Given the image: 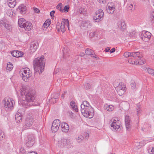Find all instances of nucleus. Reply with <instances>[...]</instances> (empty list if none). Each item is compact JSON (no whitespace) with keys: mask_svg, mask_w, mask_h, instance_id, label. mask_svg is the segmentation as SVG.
I'll list each match as a JSON object with an SVG mask.
<instances>
[{"mask_svg":"<svg viewBox=\"0 0 154 154\" xmlns=\"http://www.w3.org/2000/svg\"><path fill=\"white\" fill-rule=\"evenodd\" d=\"M147 71L149 74L154 75V70L150 68H148Z\"/></svg>","mask_w":154,"mask_h":154,"instance_id":"obj_39","label":"nucleus"},{"mask_svg":"<svg viewBox=\"0 0 154 154\" xmlns=\"http://www.w3.org/2000/svg\"><path fill=\"white\" fill-rule=\"evenodd\" d=\"M62 131L65 132H67L69 129V127L68 124L65 122H63L60 124Z\"/></svg>","mask_w":154,"mask_h":154,"instance_id":"obj_17","label":"nucleus"},{"mask_svg":"<svg viewBox=\"0 0 154 154\" xmlns=\"http://www.w3.org/2000/svg\"><path fill=\"white\" fill-rule=\"evenodd\" d=\"M104 15L103 10H99L95 12L94 16V20L96 22H99L103 20Z\"/></svg>","mask_w":154,"mask_h":154,"instance_id":"obj_4","label":"nucleus"},{"mask_svg":"<svg viewBox=\"0 0 154 154\" xmlns=\"http://www.w3.org/2000/svg\"><path fill=\"white\" fill-rule=\"evenodd\" d=\"M60 29L61 31L63 32H64L65 31V29L64 27V22L61 23V25L60 26Z\"/></svg>","mask_w":154,"mask_h":154,"instance_id":"obj_38","label":"nucleus"},{"mask_svg":"<svg viewBox=\"0 0 154 154\" xmlns=\"http://www.w3.org/2000/svg\"><path fill=\"white\" fill-rule=\"evenodd\" d=\"M84 139V137L82 136L81 135L77 137L76 138V140L79 143H80Z\"/></svg>","mask_w":154,"mask_h":154,"instance_id":"obj_33","label":"nucleus"},{"mask_svg":"<svg viewBox=\"0 0 154 154\" xmlns=\"http://www.w3.org/2000/svg\"><path fill=\"white\" fill-rule=\"evenodd\" d=\"M55 12V11H52L50 12V15H54V14Z\"/></svg>","mask_w":154,"mask_h":154,"instance_id":"obj_61","label":"nucleus"},{"mask_svg":"<svg viewBox=\"0 0 154 154\" xmlns=\"http://www.w3.org/2000/svg\"><path fill=\"white\" fill-rule=\"evenodd\" d=\"M116 51V49L115 48H112L110 51V53H112Z\"/></svg>","mask_w":154,"mask_h":154,"instance_id":"obj_55","label":"nucleus"},{"mask_svg":"<svg viewBox=\"0 0 154 154\" xmlns=\"http://www.w3.org/2000/svg\"><path fill=\"white\" fill-rule=\"evenodd\" d=\"M63 57L64 59H66V55H67V54H65V53L64 51H63Z\"/></svg>","mask_w":154,"mask_h":154,"instance_id":"obj_62","label":"nucleus"},{"mask_svg":"<svg viewBox=\"0 0 154 154\" xmlns=\"http://www.w3.org/2000/svg\"><path fill=\"white\" fill-rule=\"evenodd\" d=\"M17 50H14L11 52V54L14 57H19V55L17 54Z\"/></svg>","mask_w":154,"mask_h":154,"instance_id":"obj_32","label":"nucleus"},{"mask_svg":"<svg viewBox=\"0 0 154 154\" xmlns=\"http://www.w3.org/2000/svg\"><path fill=\"white\" fill-rule=\"evenodd\" d=\"M27 154H38L36 152H33L32 151L29 152H28Z\"/></svg>","mask_w":154,"mask_h":154,"instance_id":"obj_52","label":"nucleus"},{"mask_svg":"<svg viewBox=\"0 0 154 154\" xmlns=\"http://www.w3.org/2000/svg\"><path fill=\"white\" fill-rule=\"evenodd\" d=\"M17 54L18 55H19V57L22 56L23 55V53L21 52L20 51H18Z\"/></svg>","mask_w":154,"mask_h":154,"instance_id":"obj_51","label":"nucleus"},{"mask_svg":"<svg viewBox=\"0 0 154 154\" xmlns=\"http://www.w3.org/2000/svg\"><path fill=\"white\" fill-rule=\"evenodd\" d=\"M68 113L69 114V115L71 117L72 116V114L73 113L71 111H68Z\"/></svg>","mask_w":154,"mask_h":154,"instance_id":"obj_59","label":"nucleus"},{"mask_svg":"<svg viewBox=\"0 0 154 154\" xmlns=\"http://www.w3.org/2000/svg\"><path fill=\"white\" fill-rule=\"evenodd\" d=\"M34 11L35 13H39L40 11L38 8H35L34 9Z\"/></svg>","mask_w":154,"mask_h":154,"instance_id":"obj_53","label":"nucleus"},{"mask_svg":"<svg viewBox=\"0 0 154 154\" xmlns=\"http://www.w3.org/2000/svg\"><path fill=\"white\" fill-rule=\"evenodd\" d=\"M141 58L140 59H138L137 63L140 64H143L145 63H146V61L145 60H141Z\"/></svg>","mask_w":154,"mask_h":154,"instance_id":"obj_41","label":"nucleus"},{"mask_svg":"<svg viewBox=\"0 0 154 154\" xmlns=\"http://www.w3.org/2000/svg\"><path fill=\"white\" fill-rule=\"evenodd\" d=\"M118 88H119L120 89L118 90V94L119 95H122V94L124 93V89L125 88V87H122L121 88V86H119ZM118 88H117V89Z\"/></svg>","mask_w":154,"mask_h":154,"instance_id":"obj_29","label":"nucleus"},{"mask_svg":"<svg viewBox=\"0 0 154 154\" xmlns=\"http://www.w3.org/2000/svg\"><path fill=\"white\" fill-rule=\"evenodd\" d=\"M26 145L28 148L31 147L34 143V138L32 135H29L25 141Z\"/></svg>","mask_w":154,"mask_h":154,"instance_id":"obj_9","label":"nucleus"},{"mask_svg":"<svg viewBox=\"0 0 154 154\" xmlns=\"http://www.w3.org/2000/svg\"><path fill=\"white\" fill-rule=\"evenodd\" d=\"M3 101L4 102L5 107L8 109L12 108L13 106V103L14 104V101L11 98H5Z\"/></svg>","mask_w":154,"mask_h":154,"instance_id":"obj_8","label":"nucleus"},{"mask_svg":"<svg viewBox=\"0 0 154 154\" xmlns=\"http://www.w3.org/2000/svg\"><path fill=\"white\" fill-rule=\"evenodd\" d=\"M51 23V20H47L43 24L42 27H48Z\"/></svg>","mask_w":154,"mask_h":154,"instance_id":"obj_31","label":"nucleus"},{"mask_svg":"<svg viewBox=\"0 0 154 154\" xmlns=\"http://www.w3.org/2000/svg\"><path fill=\"white\" fill-rule=\"evenodd\" d=\"M0 24L3 26L7 29L9 31L11 30V26L9 23L8 22L5 18H3L0 21Z\"/></svg>","mask_w":154,"mask_h":154,"instance_id":"obj_10","label":"nucleus"},{"mask_svg":"<svg viewBox=\"0 0 154 154\" xmlns=\"http://www.w3.org/2000/svg\"><path fill=\"white\" fill-rule=\"evenodd\" d=\"M25 26L23 28L27 31L30 30L32 28V23L30 22H27L26 24H25Z\"/></svg>","mask_w":154,"mask_h":154,"instance_id":"obj_20","label":"nucleus"},{"mask_svg":"<svg viewBox=\"0 0 154 154\" xmlns=\"http://www.w3.org/2000/svg\"><path fill=\"white\" fill-rule=\"evenodd\" d=\"M138 108L137 109V115H139L141 112V110L140 108V106H138Z\"/></svg>","mask_w":154,"mask_h":154,"instance_id":"obj_49","label":"nucleus"},{"mask_svg":"<svg viewBox=\"0 0 154 154\" xmlns=\"http://www.w3.org/2000/svg\"><path fill=\"white\" fill-rule=\"evenodd\" d=\"M91 85L89 83L85 84V88L86 90H88L91 88Z\"/></svg>","mask_w":154,"mask_h":154,"instance_id":"obj_42","label":"nucleus"},{"mask_svg":"<svg viewBox=\"0 0 154 154\" xmlns=\"http://www.w3.org/2000/svg\"><path fill=\"white\" fill-rule=\"evenodd\" d=\"M60 125V121L58 119L55 120L53 122L51 127V130L53 132H57L59 128Z\"/></svg>","mask_w":154,"mask_h":154,"instance_id":"obj_6","label":"nucleus"},{"mask_svg":"<svg viewBox=\"0 0 154 154\" xmlns=\"http://www.w3.org/2000/svg\"><path fill=\"white\" fill-rule=\"evenodd\" d=\"M28 72H30L29 68H27L26 69H24L23 70V73H22V77L23 79L25 81H27L28 78H29V75L27 76L26 75V73Z\"/></svg>","mask_w":154,"mask_h":154,"instance_id":"obj_15","label":"nucleus"},{"mask_svg":"<svg viewBox=\"0 0 154 154\" xmlns=\"http://www.w3.org/2000/svg\"><path fill=\"white\" fill-rule=\"evenodd\" d=\"M91 57L93 58H96L97 59H98L99 58L96 55H95V56H91Z\"/></svg>","mask_w":154,"mask_h":154,"instance_id":"obj_63","label":"nucleus"},{"mask_svg":"<svg viewBox=\"0 0 154 154\" xmlns=\"http://www.w3.org/2000/svg\"><path fill=\"white\" fill-rule=\"evenodd\" d=\"M106 10L108 13L112 14L115 10V7L111 3H109L107 5Z\"/></svg>","mask_w":154,"mask_h":154,"instance_id":"obj_14","label":"nucleus"},{"mask_svg":"<svg viewBox=\"0 0 154 154\" xmlns=\"http://www.w3.org/2000/svg\"><path fill=\"white\" fill-rule=\"evenodd\" d=\"M118 123L112 122L111 125V126L113 128V129L116 130L119 128V125L118 124Z\"/></svg>","mask_w":154,"mask_h":154,"instance_id":"obj_26","label":"nucleus"},{"mask_svg":"<svg viewBox=\"0 0 154 154\" xmlns=\"http://www.w3.org/2000/svg\"><path fill=\"white\" fill-rule=\"evenodd\" d=\"M89 134L88 133L85 132L84 133L82 136L84 137V139L88 140L89 138Z\"/></svg>","mask_w":154,"mask_h":154,"instance_id":"obj_43","label":"nucleus"},{"mask_svg":"<svg viewBox=\"0 0 154 154\" xmlns=\"http://www.w3.org/2000/svg\"><path fill=\"white\" fill-rule=\"evenodd\" d=\"M18 8L20 10V13L22 14H24L26 13V8L23 4H22L20 5L18 7Z\"/></svg>","mask_w":154,"mask_h":154,"instance_id":"obj_21","label":"nucleus"},{"mask_svg":"<svg viewBox=\"0 0 154 154\" xmlns=\"http://www.w3.org/2000/svg\"><path fill=\"white\" fill-rule=\"evenodd\" d=\"M98 2L100 3H104L106 2V0H97Z\"/></svg>","mask_w":154,"mask_h":154,"instance_id":"obj_54","label":"nucleus"},{"mask_svg":"<svg viewBox=\"0 0 154 154\" xmlns=\"http://www.w3.org/2000/svg\"><path fill=\"white\" fill-rule=\"evenodd\" d=\"M13 65L12 64H10V63H9V64H7V69L10 71L12 70L13 68Z\"/></svg>","mask_w":154,"mask_h":154,"instance_id":"obj_40","label":"nucleus"},{"mask_svg":"<svg viewBox=\"0 0 154 154\" xmlns=\"http://www.w3.org/2000/svg\"><path fill=\"white\" fill-rule=\"evenodd\" d=\"M21 96L25 99L20 102L21 104L26 108L35 106L38 105V103L35 99V92L30 89L22 88L20 90Z\"/></svg>","mask_w":154,"mask_h":154,"instance_id":"obj_1","label":"nucleus"},{"mask_svg":"<svg viewBox=\"0 0 154 154\" xmlns=\"http://www.w3.org/2000/svg\"><path fill=\"white\" fill-rule=\"evenodd\" d=\"M33 119L32 117H27L26 118L25 123L24 125L23 128L25 129H27L30 127L32 126L33 124Z\"/></svg>","mask_w":154,"mask_h":154,"instance_id":"obj_5","label":"nucleus"},{"mask_svg":"<svg viewBox=\"0 0 154 154\" xmlns=\"http://www.w3.org/2000/svg\"><path fill=\"white\" fill-rule=\"evenodd\" d=\"M81 26L85 29L92 26V24L89 20H85L82 21Z\"/></svg>","mask_w":154,"mask_h":154,"instance_id":"obj_18","label":"nucleus"},{"mask_svg":"<svg viewBox=\"0 0 154 154\" xmlns=\"http://www.w3.org/2000/svg\"><path fill=\"white\" fill-rule=\"evenodd\" d=\"M151 35V33L148 32H145V31H143L142 33L141 39L145 42L148 41L150 38Z\"/></svg>","mask_w":154,"mask_h":154,"instance_id":"obj_13","label":"nucleus"},{"mask_svg":"<svg viewBox=\"0 0 154 154\" xmlns=\"http://www.w3.org/2000/svg\"><path fill=\"white\" fill-rule=\"evenodd\" d=\"M62 4L61 3H59L56 7V8L58 10H59L61 12H63V10L62 9Z\"/></svg>","mask_w":154,"mask_h":154,"instance_id":"obj_36","label":"nucleus"},{"mask_svg":"<svg viewBox=\"0 0 154 154\" xmlns=\"http://www.w3.org/2000/svg\"><path fill=\"white\" fill-rule=\"evenodd\" d=\"M26 74V75H27V76H28V75H29V77L31 76L32 75L31 72L30 71L28 72H27Z\"/></svg>","mask_w":154,"mask_h":154,"instance_id":"obj_57","label":"nucleus"},{"mask_svg":"<svg viewBox=\"0 0 154 154\" xmlns=\"http://www.w3.org/2000/svg\"><path fill=\"white\" fill-rule=\"evenodd\" d=\"M24 20V18H21L19 19L18 21V25L19 27L22 28L23 25H24V23H23V20Z\"/></svg>","mask_w":154,"mask_h":154,"instance_id":"obj_34","label":"nucleus"},{"mask_svg":"<svg viewBox=\"0 0 154 154\" xmlns=\"http://www.w3.org/2000/svg\"><path fill=\"white\" fill-rule=\"evenodd\" d=\"M5 137L3 134V132L1 131L0 132V140H2V139L3 138Z\"/></svg>","mask_w":154,"mask_h":154,"instance_id":"obj_48","label":"nucleus"},{"mask_svg":"<svg viewBox=\"0 0 154 154\" xmlns=\"http://www.w3.org/2000/svg\"><path fill=\"white\" fill-rule=\"evenodd\" d=\"M135 34V32H132L130 33V36L131 37H132L133 36V35H134Z\"/></svg>","mask_w":154,"mask_h":154,"instance_id":"obj_56","label":"nucleus"},{"mask_svg":"<svg viewBox=\"0 0 154 154\" xmlns=\"http://www.w3.org/2000/svg\"><path fill=\"white\" fill-rule=\"evenodd\" d=\"M91 107L89 104L88 102L87 101H84L81 105V108H83V107Z\"/></svg>","mask_w":154,"mask_h":154,"instance_id":"obj_28","label":"nucleus"},{"mask_svg":"<svg viewBox=\"0 0 154 154\" xmlns=\"http://www.w3.org/2000/svg\"><path fill=\"white\" fill-rule=\"evenodd\" d=\"M81 111L84 117L89 119L92 118L94 115V110L92 107H84L81 108Z\"/></svg>","mask_w":154,"mask_h":154,"instance_id":"obj_3","label":"nucleus"},{"mask_svg":"<svg viewBox=\"0 0 154 154\" xmlns=\"http://www.w3.org/2000/svg\"><path fill=\"white\" fill-rule=\"evenodd\" d=\"M134 56H135L134 57H134L132 56H131V57H130V58L128 60L129 63L131 64H133L135 63L136 62L137 63L138 59H140V58H141L142 57V54L140 53L139 55H136V56L134 55Z\"/></svg>","mask_w":154,"mask_h":154,"instance_id":"obj_11","label":"nucleus"},{"mask_svg":"<svg viewBox=\"0 0 154 154\" xmlns=\"http://www.w3.org/2000/svg\"><path fill=\"white\" fill-rule=\"evenodd\" d=\"M110 122H114L115 123H118V121H116V120L115 119H113V120H111L110 121Z\"/></svg>","mask_w":154,"mask_h":154,"instance_id":"obj_60","label":"nucleus"},{"mask_svg":"<svg viewBox=\"0 0 154 154\" xmlns=\"http://www.w3.org/2000/svg\"><path fill=\"white\" fill-rule=\"evenodd\" d=\"M118 26L121 30H124L126 28L125 24L124 21H119L118 23Z\"/></svg>","mask_w":154,"mask_h":154,"instance_id":"obj_22","label":"nucleus"},{"mask_svg":"<svg viewBox=\"0 0 154 154\" xmlns=\"http://www.w3.org/2000/svg\"><path fill=\"white\" fill-rule=\"evenodd\" d=\"M128 10L131 11L134 10L133 5L132 4H131L128 7Z\"/></svg>","mask_w":154,"mask_h":154,"instance_id":"obj_47","label":"nucleus"},{"mask_svg":"<svg viewBox=\"0 0 154 154\" xmlns=\"http://www.w3.org/2000/svg\"><path fill=\"white\" fill-rule=\"evenodd\" d=\"M131 120L129 116L126 115L125 117V126L127 130L130 131L131 127Z\"/></svg>","mask_w":154,"mask_h":154,"instance_id":"obj_12","label":"nucleus"},{"mask_svg":"<svg viewBox=\"0 0 154 154\" xmlns=\"http://www.w3.org/2000/svg\"><path fill=\"white\" fill-rule=\"evenodd\" d=\"M97 31H95L93 32H91L89 34V36L92 38L94 37L95 36L97 35Z\"/></svg>","mask_w":154,"mask_h":154,"instance_id":"obj_37","label":"nucleus"},{"mask_svg":"<svg viewBox=\"0 0 154 154\" xmlns=\"http://www.w3.org/2000/svg\"><path fill=\"white\" fill-rule=\"evenodd\" d=\"M63 20L64 21L63 22H64V24H65L68 27L69 26V22L68 20V19H63Z\"/></svg>","mask_w":154,"mask_h":154,"instance_id":"obj_45","label":"nucleus"},{"mask_svg":"<svg viewBox=\"0 0 154 154\" xmlns=\"http://www.w3.org/2000/svg\"><path fill=\"white\" fill-rule=\"evenodd\" d=\"M17 113L18 114H21V116H22V114L21 113V109H19L18 110L16 114H17Z\"/></svg>","mask_w":154,"mask_h":154,"instance_id":"obj_58","label":"nucleus"},{"mask_svg":"<svg viewBox=\"0 0 154 154\" xmlns=\"http://www.w3.org/2000/svg\"><path fill=\"white\" fill-rule=\"evenodd\" d=\"M140 54V53L138 52H133L130 53L129 52H126L124 54V56L125 57H130L131 56L133 57H135V55H139Z\"/></svg>","mask_w":154,"mask_h":154,"instance_id":"obj_16","label":"nucleus"},{"mask_svg":"<svg viewBox=\"0 0 154 154\" xmlns=\"http://www.w3.org/2000/svg\"><path fill=\"white\" fill-rule=\"evenodd\" d=\"M8 5L11 8H14L16 4V0H9Z\"/></svg>","mask_w":154,"mask_h":154,"instance_id":"obj_23","label":"nucleus"},{"mask_svg":"<svg viewBox=\"0 0 154 154\" xmlns=\"http://www.w3.org/2000/svg\"><path fill=\"white\" fill-rule=\"evenodd\" d=\"M69 8V5H66L63 8V11L65 12H67L68 11Z\"/></svg>","mask_w":154,"mask_h":154,"instance_id":"obj_44","label":"nucleus"},{"mask_svg":"<svg viewBox=\"0 0 154 154\" xmlns=\"http://www.w3.org/2000/svg\"><path fill=\"white\" fill-rule=\"evenodd\" d=\"M19 149L20 150L19 154H25L26 153V151L23 147H20Z\"/></svg>","mask_w":154,"mask_h":154,"instance_id":"obj_35","label":"nucleus"},{"mask_svg":"<svg viewBox=\"0 0 154 154\" xmlns=\"http://www.w3.org/2000/svg\"><path fill=\"white\" fill-rule=\"evenodd\" d=\"M70 105L72 108L75 112H78L77 106L75 105V103L74 101H71L70 103Z\"/></svg>","mask_w":154,"mask_h":154,"instance_id":"obj_25","label":"nucleus"},{"mask_svg":"<svg viewBox=\"0 0 154 154\" xmlns=\"http://www.w3.org/2000/svg\"><path fill=\"white\" fill-rule=\"evenodd\" d=\"M132 88H134L136 86V84L134 81H133L131 84Z\"/></svg>","mask_w":154,"mask_h":154,"instance_id":"obj_46","label":"nucleus"},{"mask_svg":"<svg viewBox=\"0 0 154 154\" xmlns=\"http://www.w3.org/2000/svg\"><path fill=\"white\" fill-rule=\"evenodd\" d=\"M15 120L16 122L17 123H19L20 122L22 121V116H21V114H16L15 116Z\"/></svg>","mask_w":154,"mask_h":154,"instance_id":"obj_27","label":"nucleus"},{"mask_svg":"<svg viewBox=\"0 0 154 154\" xmlns=\"http://www.w3.org/2000/svg\"><path fill=\"white\" fill-rule=\"evenodd\" d=\"M45 59L44 56H42L40 58L38 57L35 58L33 61V65L35 72L42 73L44 71L45 65Z\"/></svg>","mask_w":154,"mask_h":154,"instance_id":"obj_2","label":"nucleus"},{"mask_svg":"<svg viewBox=\"0 0 154 154\" xmlns=\"http://www.w3.org/2000/svg\"><path fill=\"white\" fill-rule=\"evenodd\" d=\"M38 44L37 42L32 43L31 45L30 49V53H32L35 52L37 48Z\"/></svg>","mask_w":154,"mask_h":154,"instance_id":"obj_19","label":"nucleus"},{"mask_svg":"<svg viewBox=\"0 0 154 154\" xmlns=\"http://www.w3.org/2000/svg\"><path fill=\"white\" fill-rule=\"evenodd\" d=\"M110 50V48L109 47H107L105 49V51L106 52H107L109 51Z\"/></svg>","mask_w":154,"mask_h":154,"instance_id":"obj_64","label":"nucleus"},{"mask_svg":"<svg viewBox=\"0 0 154 154\" xmlns=\"http://www.w3.org/2000/svg\"><path fill=\"white\" fill-rule=\"evenodd\" d=\"M113 106L112 105H108L106 104L104 105V109L105 110L111 111L113 109Z\"/></svg>","mask_w":154,"mask_h":154,"instance_id":"obj_24","label":"nucleus"},{"mask_svg":"<svg viewBox=\"0 0 154 154\" xmlns=\"http://www.w3.org/2000/svg\"><path fill=\"white\" fill-rule=\"evenodd\" d=\"M70 143L69 140L64 138H61V140L58 141V146L61 147L65 146L68 147L69 146V145H70Z\"/></svg>","mask_w":154,"mask_h":154,"instance_id":"obj_7","label":"nucleus"},{"mask_svg":"<svg viewBox=\"0 0 154 154\" xmlns=\"http://www.w3.org/2000/svg\"><path fill=\"white\" fill-rule=\"evenodd\" d=\"M152 17L151 18V22L152 23H154V12H153L152 14Z\"/></svg>","mask_w":154,"mask_h":154,"instance_id":"obj_50","label":"nucleus"},{"mask_svg":"<svg viewBox=\"0 0 154 154\" xmlns=\"http://www.w3.org/2000/svg\"><path fill=\"white\" fill-rule=\"evenodd\" d=\"M94 52L92 50L89 48H87L85 50V53L86 55H91L93 54Z\"/></svg>","mask_w":154,"mask_h":154,"instance_id":"obj_30","label":"nucleus"}]
</instances>
